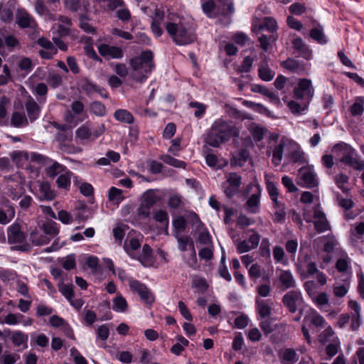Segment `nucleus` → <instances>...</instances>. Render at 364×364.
Instances as JSON below:
<instances>
[{
  "instance_id": "27",
  "label": "nucleus",
  "mask_w": 364,
  "mask_h": 364,
  "mask_svg": "<svg viewBox=\"0 0 364 364\" xmlns=\"http://www.w3.org/2000/svg\"><path fill=\"white\" fill-rule=\"evenodd\" d=\"M40 229L45 235H48L50 237V241L59 233L58 225L53 220L44 223L40 226Z\"/></svg>"
},
{
  "instance_id": "39",
  "label": "nucleus",
  "mask_w": 364,
  "mask_h": 364,
  "mask_svg": "<svg viewBox=\"0 0 364 364\" xmlns=\"http://www.w3.org/2000/svg\"><path fill=\"white\" fill-rule=\"evenodd\" d=\"M35 64L33 63L31 58L22 57L18 61V68L23 72L25 75H28L33 69Z\"/></svg>"
},
{
  "instance_id": "23",
  "label": "nucleus",
  "mask_w": 364,
  "mask_h": 364,
  "mask_svg": "<svg viewBox=\"0 0 364 364\" xmlns=\"http://www.w3.org/2000/svg\"><path fill=\"white\" fill-rule=\"evenodd\" d=\"M25 108L29 120L32 122L37 119L41 112V107L34 99L29 96L25 103Z\"/></svg>"
},
{
  "instance_id": "21",
  "label": "nucleus",
  "mask_w": 364,
  "mask_h": 364,
  "mask_svg": "<svg viewBox=\"0 0 364 364\" xmlns=\"http://www.w3.org/2000/svg\"><path fill=\"white\" fill-rule=\"evenodd\" d=\"M278 280L283 289L294 288L296 285V280L290 270L278 269L277 270Z\"/></svg>"
},
{
  "instance_id": "43",
  "label": "nucleus",
  "mask_w": 364,
  "mask_h": 364,
  "mask_svg": "<svg viewBox=\"0 0 364 364\" xmlns=\"http://www.w3.org/2000/svg\"><path fill=\"white\" fill-rule=\"evenodd\" d=\"M128 308V304L122 294H118L113 299L112 309L116 312H125Z\"/></svg>"
},
{
  "instance_id": "11",
  "label": "nucleus",
  "mask_w": 364,
  "mask_h": 364,
  "mask_svg": "<svg viewBox=\"0 0 364 364\" xmlns=\"http://www.w3.org/2000/svg\"><path fill=\"white\" fill-rule=\"evenodd\" d=\"M108 9L112 11H116V16L122 22H128L131 19V12L124 0H115L109 6Z\"/></svg>"
},
{
  "instance_id": "20",
  "label": "nucleus",
  "mask_w": 364,
  "mask_h": 364,
  "mask_svg": "<svg viewBox=\"0 0 364 364\" xmlns=\"http://www.w3.org/2000/svg\"><path fill=\"white\" fill-rule=\"evenodd\" d=\"M80 87L82 90L87 95H92L94 93H99V95L103 98L108 97V94L104 88L99 87L97 84L87 78L82 80Z\"/></svg>"
},
{
  "instance_id": "61",
  "label": "nucleus",
  "mask_w": 364,
  "mask_h": 364,
  "mask_svg": "<svg viewBox=\"0 0 364 364\" xmlns=\"http://www.w3.org/2000/svg\"><path fill=\"white\" fill-rule=\"evenodd\" d=\"M58 290L68 301L71 299H73L74 291L73 289V286L68 285L61 282L58 284Z\"/></svg>"
},
{
  "instance_id": "32",
  "label": "nucleus",
  "mask_w": 364,
  "mask_h": 364,
  "mask_svg": "<svg viewBox=\"0 0 364 364\" xmlns=\"http://www.w3.org/2000/svg\"><path fill=\"white\" fill-rule=\"evenodd\" d=\"M48 161L51 162V164L47 168L46 173L50 178H54L57 175H60L68 169L64 165L60 164L57 161H53L50 159Z\"/></svg>"
},
{
  "instance_id": "10",
  "label": "nucleus",
  "mask_w": 364,
  "mask_h": 364,
  "mask_svg": "<svg viewBox=\"0 0 364 364\" xmlns=\"http://www.w3.org/2000/svg\"><path fill=\"white\" fill-rule=\"evenodd\" d=\"M282 301L291 313H295L297 306L303 302V297L300 291H289L283 296Z\"/></svg>"
},
{
  "instance_id": "64",
  "label": "nucleus",
  "mask_w": 364,
  "mask_h": 364,
  "mask_svg": "<svg viewBox=\"0 0 364 364\" xmlns=\"http://www.w3.org/2000/svg\"><path fill=\"white\" fill-rule=\"evenodd\" d=\"M187 223L184 217L180 216L173 220V226L176 230V235L183 232L186 228Z\"/></svg>"
},
{
  "instance_id": "52",
  "label": "nucleus",
  "mask_w": 364,
  "mask_h": 364,
  "mask_svg": "<svg viewBox=\"0 0 364 364\" xmlns=\"http://www.w3.org/2000/svg\"><path fill=\"white\" fill-rule=\"evenodd\" d=\"M176 237L178 241V246L180 250L185 252L187 250V246L190 245L192 247V250H195L193 246V242L192 239L188 236H179L176 234Z\"/></svg>"
},
{
  "instance_id": "17",
  "label": "nucleus",
  "mask_w": 364,
  "mask_h": 364,
  "mask_svg": "<svg viewBox=\"0 0 364 364\" xmlns=\"http://www.w3.org/2000/svg\"><path fill=\"white\" fill-rule=\"evenodd\" d=\"M314 219L315 229L318 232H323L330 229L326 215L319 207H315L314 209Z\"/></svg>"
},
{
  "instance_id": "46",
  "label": "nucleus",
  "mask_w": 364,
  "mask_h": 364,
  "mask_svg": "<svg viewBox=\"0 0 364 364\" xmlns=\"http://www.w3.org/2000/svg\"><path fill=\"white\" fill-rule=\"evenodd\" d=\"M108 198L115 204H119L124 199L123 191L116 187H111L108 192Z\"/></svg>"
},
{
  "instance_id": "41",
  "label": "nucleus",
  "mask_w": 364,
  "mask_h": 364,
  "mask_svg": "<svg viewBox=\"0 0 364 364\" xmlns=\"http://www.w3.org/2000/svg\"><path fill=\"white\" fill-rule=\"evenodd\" d=\"M314 303L321 310L328 311L326 306L328 304L329 299L328 294L325 292L316 294L312 299Z\"/></svg>"
},
{
  "instance_id": "53",
  "label": "nucleus",
  "mask_w": 364,
  "mask_h": 364,
  "mask_svg": "<svg viewBox=\"0 0 364 364\" xmlns=\"http://www.w3.org/2000/svg\"><path fill=\"white\" fill-rule=\"evenodd\" d=\"M11 123L15 127H25L28 125V119L21 112H14L11 117Z\"/></svg>"
},
{
  "instance_id": "48",
  "label": "nucleus",
  "mask_w": 364,
  "mask_h": 364,
  "mask_svg": "<svg viewBox=\"0 0 364 364\" xmlns=\"http://www.w3.org/2000/svg\"><path fill=\"white\" fill-rule=\"evenodd\" d=\"M258 72L259 77L264 81H271L275 75V73L266 64L261 65Z\"/></svg>"
},
{
  "instance_id": "50",
  "label": "nucleus",
  "mask_w": 364,
  "mask_h": 364,
  "mask_svg": "<svg viewBox=\"0 0 364 364\" xmlns=\"http://www.w3.org/2000/svg\"><path fill=\"white\" fill-rule=\"evenodd\" d=\"M299 358L294 349H285L282 355V362L284 364H294Z\"/></svg>"
},
{
  "instance_id": "5",
  "label": "nucleus",
  "mask_w": 364,
  "mask_h": 364,
  "mask_svg": "<svg viewBox=\"0 0 364 364\" xmlns=\"http://www.w3.org/2000/svg\"><path fill=\"white\" fill-rule=\"evenodd\" d=\"M297 183L306 188H312L318 185L317 176L311 166H303L299 169Z\"/></svg>"
},
{
  "instance_id": "42",
  "label": "nucleus",
  "mask_w": 364,
  "mask_h": 364,
  "mask_svg": "<svg viewBox=\"0 0 364 364\" xmlns=\"http://www.w3.org/2000/svg\"><path fill=\"white\" fill-rule=\"evenodd\" d=\"M48 73L47 69L43 67H38L34 73L29 77L28 82L34 84L36 82L47 79Z\"/></svg>"
},
{
  "instance_id": "18",
  "label": "nucleus",
  "mask_w": 364,
  "mask_h": 364,
  "mask_svg": "<svg viewBox=\"0 0 364 364\" xmlns=\"http://www.w3.org/2000/svg\"><path fill=\"white\" fill-rule=\"evenodd\" d=\"M7 238L11 244L22 243L26 239V235L18 223H13L8 228Z\"/></svg>"
},
{
  "instance_id": "2",
  "label": "nucleus",
  "mask_w": 364,
  "mask_h": 364,
  "mask_svg": "<svg viewBox=\"0 0 364 364\" xmlns=\"http://www.w3.org/2000/svg\"><path fill=\"white\" fill-rule=\"evenodd\" d=\"M154 55L151 51L146 50L136 58L130 60L132 71L131 77L136 82H141L147 78V75L154 68Z\"/></svg>"
},
{
  "instance_id": "35",
  "label": "nucleus",
  "mask_w": 364,
  "mask_h": 364,
  "mask_svg": "<svg viewBox=\"0 0 364 364\" xmlns=\"http://www.w3.org/2000/svg\"><path fill=\"white\" fill-rule=\"evenodd\" d=\"M151 248L148 245H144L141 252H136V257H134V259H138L142 264L146 265L151 262Z\"/></svg>"
},
{
  "instance_id": "59",
  "label": "nucleus",
  "mask_w": 364,
  "mask_h": 364,
  "mask_svg": "<svg viewBox=\"0 0 364 364\" xmlns=\"http://www.w3.org/2000/svg\"><path fill=\"white\" fill-rule=\"evenodd\" d=\"M252 90L255 92L262 94L272 100H277V95L264 86L255 85L252 86Z\"/></svg>"
},
{
  "instance_id": "12",
  "label": "nucleus",
  "mask_w": 364,
  "mask_h": 364,
  "mask_svg": "<svg viewBox=\"0 0 364 364\" xmlns=\"http://www.w3.org/2000/svg\"><path fill=\"white\" fill-rule=\"evenodd\" d=\"M304 322H309L317 328H326L328 333L332 331L331 328L327 325L324 318L320 315L316 310L309 309L304 318Z\"/></svg>"
},
{
  "instance_id": "8",
  "label": "nucleus",
  "mask_w": 364,
  "mask_h": 364,
  "mask_svg": "<svg viewBox=\"0 0 364 364\" xmlns=\"http://www.w3.org/2000/svg\"><path fill=\"white\" fill-rule=\"evenodd\" d=\"M248 232H251V235L247 240L234 241L239 254L250 252L256 249L259 245L261 239L260 235L253 229L249 230Z\"/></svg>"
},
{
  "instance_id": "54",
  "label": "nucleus",
  "mask_w": 364,
  "mask_h": 364,
  "mask_svg": "<svg viewBox=\"0 0 364 364\" xmlns=\"http://www.w3.org/2000/svg\"><path fill=\"white\" fill-rule=\"evenodd\" d=\"M310 36L312 39L316 41L320 44H326L328 40L322 29L318 28H314L311 30Z\"/></svg>"
},
{
  "instance_id": "49",
  "label": "nucleus",
  "mask_w": 364,
  "mask_h": 364,
  "mask_svg": "<svg viewBox=\"0 0 364 364\" xmlns=\"http://www.w3.org/2000/svg\"><path fill=\"white\" fill-rule=\"evenodd\" d=\"M47 81L51 87L56 88L62 85L63 77L58 73L55 71H51L48 73Z\"/></svg>"
},
{
  "instance_id": "13",
  "label": "nucleus",
  "mask_w": 364,
  "mask_h": 364,
  "mask_svg": "<svg viewBox=\"0 0 364 364\" xmlns=\"http://www.w3.org/2000/svg\"><path fill=\"white\" fill-rule=\"evenodd\" d=\"M97 49L99 53L107 59H121L124 56L122 49L117 46L102 43L97 46Z\"/></svg>"
},
{
  "instance_id": "58",
  "label": "nucleus",
  "mask_w": 364,
  "mask_h": 364,
  "mask_svg": "<svg viewBox=\"0 0 364 364\" xmlns=\"http://www.w3.org/2000/svg\"><path fill=\"white\" fill-rule=\"evenodd\" d=\"M267 189L273 204H277L280 201L278 200L279 191L276 184L273 182L268 181L267 183Z\"/></svg>"
},
{
  "instance_id": "29",
  "label": "nucleus",
  "mask_w": 364,
  "mask_h": 364,
  "mask_svg": "<svg viewBox=\"0 0 364 364\" xmlns=\"http://www.w3.org/2000/svg\"><path fill=\"white\" fill-rule=\"evenodd\" d=\"M283 101L287 103V107L294 114H301L303 112L307 109L309 103L306 102L299 103L294 100H287V97L285 96L282 98Z\"/></svg>"
},
{
  "instance_id": "14",
  "label": "nucleus",
  "mask_w": 364,
  "mask_h": 364,
  "mask_svg": "<svg viewBox=\"0 0 364 364\" xmlns=\"http://www.w3.org/2000/svg\"><path fill=\"white\" fill-rule=\"evenodd\" d=\"M16 23L21 28H34L36 26L35 19L23 8H18L16 11Z\"/></svg>"
},
{
  "instance_id": "45",
  "label": "nucleus",
  "mask_w": 364,
  "mask_h": 364,
  "mask_svg": "<svg viewBox=\"0 0 364 364\" xmlns=\"http://www.w3.org/2000/svg\"><path fill=\"white\" fill-rule=\"evenodd\" d=\"M158 197L154 191L148 190L142 195L141 203L146 207L151 208L156 203Z\"/></svg>"
},
{
  "instance_id": "33",
  "label": "nucleus",
  "mask_w": 364,
  "mask_h": 364,
  "mask_svg": "<svg viewBox=\"0 0 364 364\" xmlns=\"http://www.w3.org/2000/svg\"><path fill=\"white\" fill-rule=\"evenodd\" d=\"M201 8L203 12L210 18H215L218 16L219 13L215 12L216 4L213 0L202 1Z\"/></svg>"
},
{
  "instance_id": "7",
  "label": "nucleus",
  "mask_w": 364,
  "mask_h": 364,
  "mask_svg": "<svg viewBox=\"0 0 364 364\" xmlns=\"http://www.w3.org/2000/svg\"><path fill=\"white\" fill-rule=\"evenodd\" d=\"M130 289L136 293L141 300L146 304H151L155 301V296L150 289L143 283L134 279H129Z\"/></svg>"
},
{
  "instance_id": "26",
  "label": "nucleus",
  "mask_w": 364,
  "mask_h": 364,
  "mask_svg": "<svg viewBox=\"0 0 364 364\" xmlns=\"http://www.w3.org/2000/svg\"><path fill=\"white\" fill-rule=\"evenodd\" d=\"M38 198L41 200H52L55 198V193L51 189L50 185L47 181H39Z\"/></svg>"
},
{
  "instance_id": "24",
  "label": "nucleus",
  "mask_w": 364,
  "mask_h": 364,
  "mask_svg": "<svg viewBox=\"0 0 364 364\" xmlns=\"http://www.w3.org/2000/svg\"><path fill=\"white\" fill-rule=\"evenodd\" d=\"M256 188L257 191L250 197L246 203L247 210L253 214L259 213L260 209L261 189L258 186Z\"/></svg>"
},
{
  "instance_id": "3",
  "label": "nucleus",
  "mask_w": 364,
  "mask_h": 364,
  "mask_svg": "<svg viewBox=\"0 0 364 364\" xmlns=\"http://www.w3.org/2000/svg\"><path fill=\"white\" fill-rule=\"evenodd\" d=\"M333 151L346 166L358 171L364 170V161L360 159L355 150L350 145L344 142L338 143L333 147Z\"/></svg>"
},
{
  "instance_id": "4",
  "label": "nucleus",
  "mask_w": 364,
  "mask_h": 364,
  "mask_svg": "<svg viewBox=\"0 0 364 364\" xmlns=\"http://www.w3.org/2000/svg\"><path fill=\"white\" fill-rule=\"evenodd\" d=\"M166 29L173 42L178 46L191 44L196 39V34L181 22L168 23Z\"/></svg>"
},
{
  "instance_id": "16",
  "label": "nucleus",
  "mask_w": 364,
  "mask_h": 364,
  "mask_svg": "<svg viewBox=\"0 0 364 364\" xmlns=\"http://www.w3.org/2000/svg\"><path fill=\"white\" fill-rule=\"evenodd\" d=\"M290 143V139L287 137H282L279 144L274 146L272 149V164L277 166L280 165L283 159V154L284 149H288Z\"/></svg>"
},
{
  "instance_id": "31",
  "label": "nucleus",
  "mask_w": 364,
  "mask_h": 364,
  "mask_svg": "<svg viewBox=\"0 0 364 364\" xmlns=\"http://www.w3.org/2000/svg\"><path fill=\"white\" fill-rule=\"evenodd\" d=\"M0 208V224L6 225L13 220L15 216V209L11 205H6L4 208Z\"/></svg>"
},
{
  "instance_id": "55",
  "label": "nucleus",
  "mask_w": 364,
  "mask_h": 364,
  "mask_svg": "<svg viewBox=\"0 0 364 364\" xmlns=\"http://www.w3.org/2000/svg\"><path fill=\"white\" fill-rule=\"evenodd\" d=\"M90 109L92 113L98 117H103L106 114L105 106L98 101L91 102Z\"/></svg>"
},
{
  "instance_id": "37",
  "label": "nucleus",
  "mask_w": 364,
  "mask_h": 364,
  "mask_svg": "<svg viewBox=\"0 0 364 364\" xmlns=\"http://www.w3.org/2000/svg\"><path fill=\"white\" fill-rule=\"evenodd\" d=\"M114 117L116 120L120 122L126 124H132L134 122V117L132 114L127 109H117L114 113Z\"/></svg>"
},
{
  "instance_id": "6",
  "label": "nucleus",
  "mask_w": 364,
  "mask_h": 364,
  "mask_svg": "<svg viewBox=\"0 0 364 364\" xmlns=\"http://www.w3.org/2000/svg\"><path fill=\"white\" fill-rule=\"evenodd\" d=\"M314 94L311 80L307 78L300 79L294 89V97L309 103Z\"/></svg>"
},
{
  "instance_id": "63",
  "label": "nucleus",
  "mask_w": 364,
  "mask_h": 364,
  "mask_svg": "<svg viewBox=\"0 0 364 364\" xmlns=\"http://www.w3.org/2000/svg\"><path fill=\"white\" fill-rule=\"evenodd\" d=\"M282 65L291 71L299 72L301 70L300 63L294 59L289 58L282 63Z\"/></svg>"
},
{
  "instance_id": "1",
  "label": "nucleus",
  "mask_w": 364,
  "mask_h": 364,
  "mask_svg": "<svg viewBox=\"0 0 364 364\" xmlns=\"http://www.w3.org/2000/svg\"><path fill=\"white\" fill-rule=\"evenodd\" d=\"M239 130L223 119H216L212 124L207 136L205 142L213 147H219L220 144L228 141L231 136H237Z\"/></svg>"
},
{
  "instance_id": "47",
  "label": "nucleus",
  "mask_w": 364,
  "mask_h": 364,
  "mask_svg": "<svg viewBox=\"0 0 364 364\" xmlns=\"http://www.w3.org/2000/svg\"><path fill=\"white\" fill-rule=\"evenodd\" d=\"M274 85L278 90L281 91V94L283 95L287 92L285 87L288 85H292L293 82L285 76L279 75L274 80Z\"/></svg>"
},
{
  "instance_id": "25",
  "label": "nucleus",
  "mask_w": 364,
  "mask_h": 364,
  "mask_svg": "<svg viewBox=\"0 0 364 364\" xmlns=\"http://www.w3.org/2000/svg\"><path fill=\"white\" fill-rule=\"evenodd\" d=\"M141 247V242L138 237L128 235L124 245V250L132 258L136 257L139 247Z\"/></svg>"
},
{
  "instance_id": "38",
  "label": "nucleus",
  "mask_w": 364,
  "mask_h": 364,
  "mask_svg": "<svg viewBox=\"0 0 364 364\" xmlns=\"http://www.w3.org/2000/svg\"><path fill=\"white\" fill-rule=\"evenodd\" d=\"M257 309L259 316L262 318L267 317L271 314V304L269 301L257 299L256 300Z\"/></svg>"
},
{
  "instance_id": "40",
  "label": "nucleus",
  "mask_w": 364,
  "mask_h": 364,
  "mask_svg": "<svg viewBox=\"0 0 364 364\" xmlns=\"http://www.w3.org/2000/svg\"><path fill=\"white\" fill-rule=\"evenodd\" d=\"M274 208L275 209L274 222L277 223H284L287 215L284 205L279 202L277 204H274Z\"/></svg>"
},
{
  "instance_id": "22",
  "label": "nucleus",
  "mask_w": 364,
  "mask_h": 364,
  "mask_svg": "<svg viewBox=\"0 0 364 364\" xmlns=\"http://www.w3.org/2000/svg\"><path fill=\"white\" fill-rule=\"evenodd\" d=\"M15 8V1L9 0L7 2L0 5V19L4 23H9L14 17V9Z\"/></svg>"
},
{
  "instance_id": "60",
  "label": "nucleus",
  "mask_w": 364,
  "mask_h": 364,
  "mask_svg": "<svg viewBox=\"0 0 364 364\" xmlns=\"http://www.w3.org/2000/svg\"><path fill=\"white\" fill-rule=\"evenodd\" d=\"M254 62V58L251 56H246L241 65L237 68V71L239 73H249L251 70L252 67V64Z\"/></svg>"
},
{
  "instance_id": "56",
  "label": "nucleus",
  "mask_w": 364,
  "mask_h": 364,
  "mask_svg": "<svg viewBox=\"0 0 364 364\" xmlns=\"http://www.w3.org/2000/svg\"><path fill=\"white\" fill-rule=\"evenodd\" d=\"M273 257L276 262L286 265L287 259L285 257L284 249L280 246H275L273 248Z\"/></svg>"
},
{
  "instance_id": "36",
  "label": "nucleus",
  "mask_w": 364,
  "mask_h": 364,
  "mask_svg": "<svg viewBox=\"0 0 364 364\" xmlns=\"http://www.w3.org/2000/svg\"><path fill=\"white\" fill-rule=\"evenodd\" d=\"M73 173L67 169L57 178L56 183L58 188L68 189L70 186L71 177Z\"/></svg>"
},
{
  "instance_id": "30",
  "label": "nucleus",
  "mask_w": 364,
  "mask_h": 364,
  "mask_svg": "<svg viewBox=\"0 0 364 364\" xmlns=\"http://www.w3.org/2000/svg\"><path fill=\"white\" fill-rule=\"evenodd\" d=\"M30 241L36 246H41L49 243L50 237L45 234L41 233L37 229L33 230L30 233Z\"/></svg>"
},
{
  "instance_id": "28",
  "label": "nucleus",
  "mask_w": 364,
  "mask_h": 364,
  "mask_svg": "<svg viewBox=\"0 0 364 364\" xmlns=\"http://www.w3.org/2000/svg\"><path fill=\"white\" fill-rule=\"evenodd\" d=\"M364 235V223L357 224L354 229L350 231L349 241L353 246H356L360 241H362Z\"/></svg>"
},
{
  "instance_id": "51",
  "label": "nucleus",
  "mask_w": 364,
  "mask_h": 364,
  "mask_svg": "<svg viewBox=\"0 0 364 364\" xmlns=\"http://www.w3.org/2000/svg\"><path fill=\"white\" fill-rule=\"evenodd\" d=\"M30 154L27 151H14L10 154V157L17 164H21L24 161H28Z\"/></svg>"
},
{
  "instance_id": "19",
  "label": "nucleus",
  "mask_w": 364,
  "mask_h": 364,
  "mask_svg": "<svg viewBox=\"0 0 364 364\" xmlns=\"http://www.w3.org/2000/svg\"><path fill=\"white\" fill-rule=\"evenodd\" d=\"M294 52L299 56L306 60H310L312 58V51L309 46L304 42L302 38L297 37L291 41Z\"/></svg>"
},
{
  "instance_id": "62",
  "label": "nucleus",
  "mask_w": 364,
  "mask_h": 364,
  "mask_svg": "<svg viewBox=\"0 0 364 364\" xmlns=\"http://www.w3.org/2000/svg\"><path fill=\"white\" fill-rule=\"evenodd\" d=\"M13 343L16 346L26 344L28 341V336L21 331H15L11 336Z\"/></svg>"
},
{
  "instance_id": "15",
  "label": "nucleus",
  "mask_w": 364,
  "mask_h": 364,
  "mask_svg": "<svg viewBox=\"0 0 364 364\" xmlns=\"http://www.w3.org/2000/svg\"><path fill=\"white\" fill-rule=\"evenodd\" d=\"M288 156L291 161L299 164H306V159L305 154L302 151L299 144L294 141L290 139V143L288 148Z\"/></svg>"
},
{
  "instance_id": "57",
  "label": "nucleus",
  "mask_w": 364,
  "mask_h": 364,
  "mask_svg": "<svg viewBox=\"0 0 364 364\" xmlns=\"http://www.w3.org/2000/svg\"><path fill=\"white\" fill-rule=\"evenodd\" d=\"M186 223H190L193 226H196L198 230H200L203 228V225L200 220L198 215L193 212H187L185 215Z\"/></svg>"
},
{
  "instance_id": "34",
  "label": "nucleus",
  "mask_w": 364,
  "mask_h": 364,
  "mask_svg": "<svg viewBox=\"0 0 364 364\" xmlns=\"http://www.w3.org/2000/svg\"><path fill=\"white\" fill-rule=\"evenodd\" d=\"M33 93L38 97V100L40 104L44 103L46 100V95L48 92V85L44 82L37 83L33 89Z\"/></svg>"
},
{
  "instance_id": "44",
  "label": "nucleus",
  "mask_w": 364,
  "mask_h": 364,
  "mask_svg": "<svg viewBox=\"0 0 364 364\" xmlns=\"http://www.w3.org/2000/svg\"><path fill=\"white\" fill-rule=\"evenodd\" d=\"M75 136L80 140H92L91 127L88 124H84L75 131Z\"/></svg>"
},
{
  "instance_id": "9",
  "label": "nucleus",
  "mask_w": 364,
  "mask_h": 364,
  "mask_svg": "<svg viewBox=\"0 0 364 364\" xmlns=\"http://www.w3.org/2000/svg\"><path fill=\"white\" fill-rule=\"evenodd\" d=\"M296 269L298 273L304 278L315 274L318 270L316 262H313L308 255L297 264Z\"/></svg>"
}]
</instances>
